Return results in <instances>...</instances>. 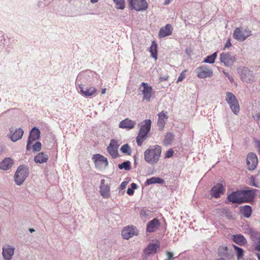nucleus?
<instances>
[{"mask_svg": "<svg viewBox=\"0 0 260 260\" xmlns=\"http://www.w3.org/2000/svg\"><path fill=\"white\" fill-rule=\"evenodd\" d=\"M132 8L137 11L146 10L148 8V4L145 0H128Z\"/></svg>", "mask_w": 260, "mask_h": 260, "instance_id": "9", "label": "nucleus"}, {"mask_svg": "<svg viewBox=\"0 0 260 260\" xmlns=\"http://www.w3.org/2000/svg\"><path fill=\"white\" fill-rule=\"evenodd\" d=\"M92 159L94 161L95 166L96 168L100 169L105 168L108 165L107 159L100 154L93 155Z\"/></svg>", "mask_w": 260, "mask_h": 260, "instance_id": "10", "label": "nucleus"}, {"mask_svg": "<svg viewBox=\"0 0 260 260\" xmlns=\"http://www.w3.org/2000/svg\"><path fill=\"white\" fill-rule=\"evenodd\" d=\"M29 231L30 232V233L35 232V230L33 229H29Z\"/></svg>", "mask_w": 260, "mask_h": 260, "instance_id": "61", "label": "nucleus"}, {"mask_svg": "<svg viewBox=\"0 0 260 260\" xmlns=\"http://www.w3.org/2000/svg\"><path fill=\"white\" fill-rule=\"evenodd\" d=\"M138 234L137 229L133 226L125 227L122 231L121 235L124 239L128 240L134 235Z\"/></svg>", "mask_w": 260, "mask_h": 260, "instance_id": "16", "label": "nucleus"}, {"mask_svg": "<svg viewBox=\"0 0 260 260\" xmlns=\"http://www.w3.org/2000/svg\"><path fill=\"white\" fill-rule=\"evenodd\" d=\"M90 2H91L92 3H95L98 2V1L99 0H90Z\"/></svg>", "mask_w": 260, "mask_h": 260, "instance_id": "60", "label": "nucleus"}, {"mask_svg": "<svg viewBox=\"0 0 260 260\" xmlns=\"http://www.w3.org/2000/svg\"><path fill=\"white\" fill-rule=\"evenodd\" d=\"M185 71L182 72L179 77L178 78L177 83H178L180 81H182L185 77Z\"/></svg>", "mask_w": 260, "mask_h": 260, "instance_id": "42", "label": "nucleus"}, {"mask_svg": "<svg viewBox=\"0 0 260 260\" xmlns=\"http://www.w3.org/2000/svg\"><path fill=\"white\" fill-rule=\"evenodd\" d=\"M116 5V8L119 9H123L125 7L124 0H113Z\"/></svg>", "mask_w": 260, "mask_h": 260, "instance_id": "39", "label": "nucleus"}, {"mask_svg": "<svg viewBox=\"0 0 260 260\" xmlns=\"http://www.w3.org/2000/svg\"><path fill=\"white\" fill-rule=\"evenodd\" d=\"M238 73L242 81L246 83H251L254 80L253 72L246 67L239 68Z\"/></svg>", "mask_w": 260, "mask_h": 260, "instance_id": "6", "label": "nucleus"}, {"mask_svg": "<svg viewBox=\"0 0 260 260\" xmlns=\"http://www.w3.org/2000/svg\"><path fill=\"white\" fill-rule=\"evenodd\" d=\"M40 130L37 127H34L32 128L31 131H30L28 139L34 142L35 140L39 139L40 138Z\"/></svg>", "mask_w": 260, "mask_h": 260, "instance_id": "30", "label": "nucleus"}, {"mask_svg": "<svg viewBox=\"0 0 260 260\" xmlns=\"http://www.w3.org/2000/svg\"><path fill=\"white\" fill-rule=\"evenodd\" d=\"M161 153V147L160 146H150L144 151V160L151 165H155L159 161Z\"/></svg>", "mask_w": 260, "mask_h": 260, "instance_id": "1", "label": "nucleus"}, {"mask_svg": "<svg viewBox=\"0 0 260 260\" xmlns=\"http://www.w3.org/2000/svg\"><path fill=\"white\" fill-rule=\"evenodd\" d=\"M157 44L154 42L153 41L151 44V46H150L149 48V51L151 53V55L152 57L155 59V60L157 59Z\"/></svg>", "mask_w": 260, "mask_h": 260, "instance_id": "34", "label": "nucleus"}, {"mask_svg": "<svg viewBox=\"0 0 260 260\" xmlns=\"http://www.w3.org/2000/svg\"><path fill=\"white\" fill-rule=\"evenodd\" d=\"M228 200L233 203H242V199L240 190L232 192L228 197Z\"/></svg>", "mask_w": 260, "mask_h": 260, "instance_id": "22", "label": "nucleus"}, {"mask_svg": "<svg viewBox=\"0 0 260 260\" xmlns=\"http://www.w3.org/2000/svg\"><path fill=\"white\" fill-rule=\"evenodd\" d=\"M246 162L248 170H254L256 167L258 162L256 155L254 153H249L247 157Z\"/></svg>", "mask_w": 260, "mask_h": 260, "instance_id": "15", "label": "nucleus"}, {"mask_svg": "<svg viewBox=\"0 0 260 260\" xmlns=\"http://www.w3.org/2000/svg\"><path fill=\"white\" fill-rule=\"evenodd\" d=\"M217 52H215L214 53H213L212 55L207 56L205 58L204 62H206V63H213L215 62V60L217 57Z\"/></svg>", "mask_w": 260, "mask_h": 260, "instance_id": "35", "label": "nucleus"}, {"mask_svg": "<svg viewBox=\"0 0 260 260\" xmlns=\"http://www.w3.org/2000/svg\"><path fill=\"white\" fill-rule=\"evenodd\" d=\"M256 189H251L240 190V193L243 200L242 202H248L253 200L255 196Z\"/></svg>", "mask_w": 260, "mask_h": 260, "instance_id": "12", "label": "nucleus"}, {"mask_svg": "<svg viewBox=\"0 0 260 260\" xmlns=\"http://www.w3.org/2000/svg\"><path fill=\"white\" fill-rule=\"evenodd\" d=\"M9 131L10 133L8 137L13 142H16L17 140L21 139L24 133L23 130L21 128L14 129L13 127H11L10 128Z\"/></svg>", "mask_w": 260, "mask_h": 260, "instance_id": "11", "label": "nucleus"}, {"mask_svg": "<svg viewBox=\"0 0 260 260\" xmlns=\"http://www.w3.org/2000/svg\"><path fill=\"white\" fill-rule=\"evenodd\" d=\"M120 150L122 153L128 155H130L132 153L131 148L127 144L122 145L120 148Z\"/></svg>", "mask_w": 260, "mask_h": 260, "instance_id": "38", "label": "nucleus"}, {"mask_svg": "<svg viewBox=\"0 0 260 260\" xmlns=\"http://www.w3.org/2000/svg\"><path fill=\"white\" fill-rule=\"evenodd\" d=\"M118 147L119 144H118L117 141L114 139H112L110 141L109 145L107 148V151L113 158H115L118 156Z\"/></svg>", "mask_w": 260, "mask_h": 260, "instance_id": "13", "label": "nucleus"}, {"mask_svg": "<svg viewBox=\"0 0 260 260\" xmlns=\"http://www.w3.org/2000/svg\"><path fill=\"white\" fill-rule=\"evenodd\" d=\"M127 183H128V182H126V181H123V182H122L121 183L120 185V189H121V190H122V189H123L124 188H125V187H126V186L127 185Z\"/></svg>", "mask_w": 260, "mask_h": 260, "instance_id": "48", "label": "nucleus"}, {"mask_svg": "<svg viewBox=\"0 0 260 260\" xmlns=\"http://www.w3.org/2000/svg\"><path fill=\"white\" fill-rule=\"evenodd\" d=\"M134 190L132 188H128L127 190V193L129 196H132L134 194Z\"/></svg>", "mask_w": 260, "mask_h": 260, "instance_id": "50", "label": "nucleus"}, {"mask_svg": "<svg viewBox=\"0 0 260 260\" xmlns=\"http://www.w3.org/2000/svg\"><path fill=\"white\" fill-rule=\"evenodd\" d=\"M118 168L120 170L124 169L126 171L129 170L131 168V162L128 160L124 161L122 164L118 165Z\"/></svg>", "mask_w": 260, "mask_h": 260, "instance_id": "36", "label": "nucleus"}, {"mask_svg": "<svg viewBox=\"0 0 260 260\" xmlns=\"http://www.w3.org/2000/svg\"><path fill=\"white\" fill-rule=\"evenodd\" d=\"M220 61L226 67L232 66L235 61V57L230 53H222L220 55Z\"/></svg>", "mask_w": 260, "mask_h": 260, "instance_id": "14", "label": "nucleus"}, {"mask_svg": "<svg viewBox=\"0 0 260 260\" xmlns=\"http://www.w3.org/2000/svg\"><path fill=\"white\" fill-rule=\"evenodd\" d=\"M253 117L254 119L256 118L258 120L260 117V114H256V115L254 116Z\"/></svg>", "mask_w": 260, "mask_h": 260, "instance_id": "57", "label": "nucleus"}, {"mask_svg": "<svg viewBox=\"0 0 260 260\" xmlns=\"http://www.w3.org/2000/svg\"><path fill=\"white\" fill-rule=\"evenodd\" d=\"M106 88H103V89H102V91H101V93H102V94H105V92H106Z\"/></svg>", "mask_w": 260, "mask_h": 260, "instance_id": "59", "label": "nucleus"}, {"mask_svg": "<svg viewBox=\"0 0 260 260\" xmlns=\"http://www.w3.org/2000/svg\"><path fill=\"white\" fill-rule=\"evenodd\" d=\"M137 185L136 183H133L131 184V188L132 189H133L134 190V189H137Z\"/></svg>", "mask_w": 260, "mask_h": 260, "instance_id": "53", "label": "nucleus"}, {"mask_svg": "<svg viewBox=\"0 0 260 260\" xmlns=\"http://www.w3.org/2000/svg\"><path fill=\"white\" fill-rule=\"evenodd\" d=\"M48 159V155L44 152H40L37 155L35 158L34 160L36 163L42 164L45 162Z\"/></svg>", "mask_w": 260, "mask_h": 260, "instance_id": "29", "label": "nucleus"}, {"mask_svg": "<svg viewBox=\"0 0 260 260\" xmlns=\"http://www.w3.org/2000/svg\"><path fill=\"white\" fill-rule=\"evenodd\" d=\"M251 30L247 28L237 27L233 33V38L243 42L251 35Z\"/></svg>", "mask_w": 260, "mask_h": 260, "instance_id": "7", "label": "nucleus"}, {"mask_svg": "<svg viewBox=\"0 0 260 260\" xmlns=\"http://www.w3.org/2000/svg\"><path fill=\"white\" fill-rule=\"evenodd\" d=\"M159 244L157 243H150L144 250V254L147 256L156 253Z\"/></svg>", "mask_w": 260, "mask_h": 260, "instance_id": "25", "label": "nucleus"}, {"mask_svg": "<svg viewBox=\"0 0 260 260\" xmlns=\"http://www.w3.org/2000/svg\"><path fill=\"white\" fill-rule=\"evenodd\" d=\"M29 174L28 168L24 165L19 166L14 175V180L18 185H21Z\"/></svg>", "mask_w": 260, "mask_h": 260, "instance_id": "3", "label": "nucleus"}, {"mask_svg": "<svg viewBox=\"0 0 260 260\" xmlns=\"http://www.w3.org/2000/svg\"><path fill=\"white\" fill-rule=\"evenodd\" d=\"M232 240L240 246L245 245L247 241L246 238L241 234L234 235L232 237Z\"/></svg>", "mask_w": 260, "mask_h": 260, "instance_id": "26", "label": "nucleus"}, {"mask_svg": "<svg viewBox=\"0 0 260 260\" xmlns=\"http://www.w3.org/2000/svg\"><path fill=\"white\" fill-rule=\"evenodd\" d=\"M168 76H164L163 77H160V79L161 80V81H166L168 80Z\"/></svg>", "mask_w": 260, "mask_h": 260, "instance_id": "55", "label": "nucleus"}, {"mask_svg": "<svg viewBox=\"0 0 260 260\" xmlns=\"http://www.w3.org/2000/svg\"><path fill=\"white\" fill-rule=\"evenodd\" d=\"M14 160L10 157H5L0 161V169L3 171H7L11 169L14 165Z\"/></svg>", "mask_w": 260, "mask_h": 260, "instance_id": "20", "label": "nucleus"}, {"mask_svg": "<svg viewBox=\"0 0 260 260\" xmlns=\"http://www.w3.org/2000/svg\"><path fill=\"white\" fill-rule=\"evenodd\" d=\"M225 214L228 218H231L232 217L231 213L229 211L225 210Z\"/></svg>", "mask_w": 260, "mask_h": 260, "instance_id": "51", "label": "nucleus"}, {"mask_svg": "<svg viewBox=\"0 0 260 260\" xmlns=\"http://www.w3.org/2000/svg\"><path fill=\"white\" fill-rule=\"evenodd\" d=\"M225 191L223 185L220 183L216 184L211 190L210 194L212 197L215 198H219Z\"/></svg>", "mask_w": 260, "mask_h": 260, "instance_id": "17", "label": "nucleus"}, {"mask_svg": "<svg viewBox=\"0 0 260 260\" xmlns=\"http://www.w3.org/2000/svg\"><path fill=\"white\" fill-rule=\"evenodd\" d=\"M158 120L157 125L160 131H162L166 124V122L168 118L167 112L161 111L158 114Z\"/></svg>", "mask_w": 260, "mask_h": 260, "instance_id": "21", "label": "nucleus"}, {"mask_svg": "<svg viewBox=\"0 0 260 260\" xmlns=\"http://www.w3.org/2000/svg\"><path fill=\"white\" fill-rule=\"evenodd\" d=\"M256 255L258 259L260 260V252L256 253Z\"/></svg>", "mask_w": 260, "mask_h": 260, "instance_id": "58", "label": "nucleus"}, {"mask_svg": "<svg viewBox=\"0 0 260 260\" xmlns=\"http://www.w3.org/2000/svg\"><path fill=\"white\" fill-rule=\"evenodd\" d=\"M255 179L257 180H260V171H258L257 175L255 176Z\"/></svg>", "mask_w": 260, "mask_h": 260, "instance_id": "54", "label": "nucleus"}, {"mask_svg": "<svg viewBox=\"0 0 260 260\" xmlns=\"http://www.w3.org/2000/svg\"><path fill=\"white\" fill-rule=\"evenodd\" d=\"M77 89L79 93L84 97H89L93 95L97 92V89L92 86L85 87L82 83H79L78 80L76 81Z\"/></svg>", "mask_w": 260, "mask_h": 260, "instance_id": "5", "label": "nucleus"}, {"mask_svg": "<svg viewBox=\"0 0 260 260\" xmlns=\"http://www.w3.org/2000/svg\"><path fill=\"white\" fill-rule=\"evenodd\" d=\"M171 0H165L164 2V5H167L170 4Z\"/></svg>", "mask_w": 260, "mask_h": 260, "instance_id": "56", "label": "nucleus"}, {"mask_svg": "<svg viewBox=\"0 0 260 260\" xmlns=\"http://www.w3.org/2000/svg\"><path fill=\"white\" fill-rule=\"evenodd\" d=\"M234 247L236 252L238 259H242L243 257L244 252L243 249L235 245L234 246Z\"/></svg>", "mask_w": 260, "mask_h": 260, "instance_id": "37", "label": "nucleus"}, {"mask_svg": "<svg viewBox=\"0 0 260 260\" xmlns=\"http://www.w3.org/2000/svg\"><path fill=\"white\" fill-rule=\"evenodd\" d=\"M15 248L6 245L3 248L2 254L5 260H11L14 254Z\"/></svg>", "mask_w": 260, "mask_h": 260, "instance_id": "19", "label": "nucleus"}, {"mask_svg": "<svg viewBox=\"0 0 260 260\" xmlns=\"http://www.w3.org/2000/svg\"><path fill=\"white\" fill-rule=\"evenodd\" d=\"M33 141H31L30 140L28 139L27 140V145H26V149L27 150L29 151L31 149V146L30 145L32 143Z\"/></svg>", "mask_w": 260, "mask_h": 260, "instance_id": "45", "label": "nucleus"}, {"mask_svg": "<svg viewBox=\"0 0 260 260\" xmlns=\"http://www.w3.org/2000/svg\"><path fill=\"white\" fill-rule=\"evenodd\" d=\"M144 124H140V129L136 138V142L139 146H141L147 137V134L150 130L151 121L150 119H146L144 121Z\"/></svg>", "mask_w": 260, "mask_h": 260, "instance_id": "2", "label": "nucleus"}, {"mask_svg": "<svg viewBox=\"0 0 260 260\" xmlns=\"http://www.w3.org/2000/svg\"><path fill=\"white\" fill-rule=\"evenodd\" d=\"M254 249L258 252H260V237L257 239V242L256 243Z\"/></svg>", "mask_w": 260, "mask_h": 260, "instance_id": "44", "label": "nucleus"}, {"mask_svg": "<svg viewBox=\"0 0 260 260\" xmlns=\"http://www.w3.org/2000/svg\"><path fill=\"white\" fill-rule=\"evenodd\" d=\"M223 73L228 78L231 83L234 82V78L232 76L230 75L228 73L225 72L224 71H223Z\"/></svg>", "mask_w": 260, "mask_h": 260, "instance_id": "43", "label": "nucleus"}, {"mask_svg": "<svg viewBox=\"0 0 260 260\" xmlns=\"http://www.w3.org/2000/svg\"><path fill=\"white\" fill-rule=\"evenodd\" d=\"M42 144L40 142H36L33 146L32 149L34 151H39L41 149Z\"/></svg>", "mask_w": 260, "mask_h": 260, "instance_id": "40", "label": "nucleus"}, {"mask_svg": "<svg viewBox=\"0 0 260 260\" xmlns=\"http://www.w3.org/2000/svg\"><path fill=\"white\" fill-rule=\"evenodd\" d=\"M174 152L172 150H168L167 152L166 157L169 158L173 155Z\"/></svg>", "mask_w": 260, "mask_h": 260, "instance_id": "47", "label": "nucleus"}, {"mask_svg": "<svg viewBox=\"0 0 260 260\" xmlns=\"http://www.w3.org/2000/svg\"><path fill=\"white\" fill-rule=\"evenodd\" d=\"M224 249H225V250H228V247H225Z\"/></svg>", "mask_w": 260, "mask_h": 260, "instance_id": "62", "label": "nucleus"}, {"mask_svg": "<svg viewBox=\"0 0 260 260\" xmlns=\"http://www.w3.org/2000/svg\"><path fill=\"white\" fill-rule=\"evenodd\" d=\"M240 211L243 215L246 218L249 217L252 212L251 207L248 205L241 207Z\"/></svg>", "mask_w": 260, "mask_h": 260, "instance_id": "31", "label": "nucleus"}, {"mask_svg": "<svg viewBox=\"0 0 260 260\" xmlns=\"http://www.w3.org/2000/svg\"><path fill=\"white\" fill-rule=\"evenodd\" d=\"M255 144L256 147L258 148V151L260 152V141L259 140H255Z\"/></svg>", "mask_w": 260, "mask_h": 260, "instance_id": "49", "label": "nucleus"}, {"mask_svg": "<svg viewBox=\"0 0 260 260\" xmlns=\"http://www.w3.org/2000/svg\"><path fill=\"white\" fill-rule=\"evenodd\" d=\"M172 33V29L170 24H167L165 27H161L159 32V37L162 38L169 35Z\"/></svg>", "mask_w": 260, "mask_h": 260, "instance_id": "28", "label": "nucleus"}, {"mask_svg": "<svg viewBox=\"0 0 260 260\" xmlns=\"http://www.w3.org/2000/svg\"><path fill=\"white\" fill-rule=\"evenodd\" d=\"M232 45L231 42H230V40L229 39L228 40V41L226 42L225 46H224V48H229V47H230Z\"/></svg>", "mask_w": 260, "mask_h": 260, "instance_id": "52", "label": "nucleus"}, {"mask_svg": "<svg viewBox=\"0 0 260 260\" xmlns=\"http://www.w3.org/2000/svg\"><path fill=\"white\" fill-rule=\"evenodd\" d=\"M250 184L253 186L258 187V185L255 182L254 178L253 177L251 178Z\"/></svg>", "mask_w": 260, "mask_h": 260, "instance_id": "46", "label": "nucleus"}, {"mask_svg": "<svg viewBox=\"0 0 260 260\" xmlns=\"http://www.w3.org/2000/svg\"><path fill=\"white\" fill-rule=\"evenodd\" d=\"M105 180H101L100 192L104 198H108L110 196V186L105 183Z\"/></svg>", "mask_w": 260, "mask_h": 260, "instance_id": "23", "label": "nucleus"}, {"mask_svg": "<svg viewBox=\"0 0 260 260\" xmlns=\"http://www.w3.org/2000/svg\"><path fill=\"white\" fill-rule=\"evenodd\" d=\"M167 258L165 260H173L175 257H174V254L172 252L167 251L166 252Z\"/></svg>", "mask_w": 260, "mask_h": 260, "instance_id": "41", "label": "nucleus"}, {"mask_svg": "<svg viewBox=\"0 0 260 260\" xmlns=\"http://www.w3.org/2000/svg\"><path fill=\"white\" fill-rule=\"evenodd\" d=\"M226 101L233 112L237 115L240 111V106L235 95L231 92H228L226 94Z\"/></svg>", "mask_w": 260, "mask_h": 260, "instance_id": "4", "label": "nucleus"}, {"mask_svg": "<svg viewBox=\"0 0 260 260\" xmlns=\"http://www.w3.org/2000/svg\"><path fill=\"white\" fill-rule=\"evenodd\" d=\"M141 86L143 87V90H142V93L143 94V100H146L147 102H150L151 98L152 96V88L151 86H148L147 83L142 82Z\"/></svg>", "mask_w": 260, "mask_h": 260, "instance_id": "18", "label": "nucleus"}, {"mask_svg": "<svg viewBox=\"0 0 260 260\" xmlns=\"http://www.w3.org/2000/svg\"><path fill=\"white\" fill-rule=\"evenodd\" d=\"M196 73L199 78L204 79L213 76L212 70L207 66H202L196 69Z\"/></svg>", "mask_w": 260, "mask_h": 260, "instance_id": "8", "label": "nucleus"}, {"mask_svg": "<svg viewBox=\"0 0 260 260\" xmlns=\"http://www.w3.org/2000/svg\"><path fill=\"white\" fill-rule=\"evenodd\" d=\"M164 182V180L162 179L159 177H153L147 179L145 184L147 185H149L155 183L162 184Z\"/></svg>", "mask_w": 260, "mask_h": 260, "instance_id": "32", "label": "nucleus"}, {"mask_svg": "<svg viewBox=\"0 0 260 260\" xmlns=\"http://www.w3.org/2000/svg\"><path fill=\"white\" fill-rule=\"evenodd\" d=\"M159 224V220L156 218H154L147 224V231L150 233L154 232Z\"/></svg>", "mask_w": 260, "mask_h": 260, "instance_id": "27", "label": "nucleus"}, {"mask_svg": "<svg viewBox=\"0 0 260 260\" xmlns=\"http://www.w3.org/2000/svg\"><path fill=\"white\" fill-rule=\"evenodd\" d=\"M136 122L128 118H126L122 120L119 125V127L122 128L131 129L135 127Z\"/></svg>", "mask_w": 260, "mask_h": 260, "instance_id": "24", "label": "nucleus"}, {"mask_svg": "<svg viewBox=\"0 0 260 260\" xmlns=\"http://www.w3.org/2000/svg\"><path fill=\"white\" fill-rule=\"evenodd\" d=\"M174 139V136L171 132L167 133L165 139L164 140V143L165 145H171Z\"/></svg>", "mask_w": 260, "mask_h": 260, "instance_id": "33", "label": "nucleus"}]
</instances>
